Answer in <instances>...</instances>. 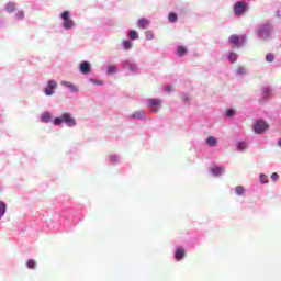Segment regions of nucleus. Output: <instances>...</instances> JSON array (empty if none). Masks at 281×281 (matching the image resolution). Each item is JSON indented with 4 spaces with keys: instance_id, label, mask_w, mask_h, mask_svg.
<instances>
[{
    "instance_id": "f257e3e1",
    "label": "nucleus",
    "mask_w": 281,
    "mask_h": 281,
    "mask_svg": "<svg viewBox=\"0 0 281 281\" xmlns=\"http://www.w3.org/2000/svg\"><path fill=\"white\" fill-rule=\"evenodd\" d=\"M54 126L66 125L67 128H76L78 126V121L74 117L70 112H63L59 116L53 119Z\"/></svg>"
},
{
    "instance_id": "f03ea898",
    "label": "nucleus",
    "mask_w": 281,
    "mask_h": 281,
    "mask_svg": "<svg viewBox=\"0 0 281 281\" xmlns=\"http://www.w3.org/2000/svg\"><path fill=\"white\" fill-rule=\"evenodd\" d=\"M255 34L261 41H269V38H271V34H273V24L271 23L258 24L255 29Z\"/></svg>"
},
{
    "instance_id": "7ed1b4c3",
    "label": "nucleus",
    "mask_w": 281,
    "mask_h": 281,
    "mask_svg": "<svg viewBox=\"0 0 281 281\" xmlns=\"http://www.w3.org/2000/svg\"><path fill=\"white\" fill-rule=\"evenodd\" d=\"M59 19L61 21V27L66 32H71V30H74V27H76V21H74V19H71V11H69V10L63 11L59 14Z\"/></svg>"
},
{
    "instance_id": "20e7f679",
    "label": "nucleus",
    "mask_w": 281,
    "mask_h": 281,
    "mask_svg": "<svg viewBox=\"0 0 281 281\" xmlns=\"http://www.w3.org/2000/svg\"><path fill=\"white\" fill-rule=\"evenodd\" d=\"M252 131L256 133V135H262L269 131V123L262 119H258L252 125Z\"/></svg>"
},
{
    "instance_id": "39448f33",
    "label": "nucleus",
    "mask_w": 281,
    "mask_h": 281,
    "mask_svg": "<svg viewBox=\"0 0 281 281\" xmlns=\"http://www.w3.org/2000/svg\"><path fill=\"white\" fill-rule=\"evenodd\" d=\"M248 10H249V4L245 1H237L234 4L235 16H243V14H247Z\"/></svg>"
},
{
    "instance_id": "423d86ee",
    "label": "nucleus",
    "mask_w": 281,
    "mask_h": 281,
    "mask_svg": "<svg viewBox=\"0 0 281 281\" xmlns=\"http://www.w3.org/2000/svg\"><path fill=\"white\" fill-rule=\"evenodd\" d=\"M228 43H231V45H234V47H243V45L247 43V36H239L237 34H233L228 37Z\"/></svg>"
},
{
    "instance_id": "0eeeda50",
    "label": "nucleus",
    "mask_w": 281,
    "mask_h": 281,
    "mask_svg": "<svg viewBox=\"0 0 281 281\" xmlns=\"http://www.w3.org/2000/svg\"><path fill=\"white\" fill-rule=\"evenodd\" d=\"M161 105V100L160 99H147L146 100V106H148L149 113H159V106Z\"/></svg>"
},
{
    "instance_id": "6e6552de",
    "label": "nucleus",
    "mask_w": 281,
    "mask_h": 281,
    "mask_svg": "<svg viewBox=\"0 0 281 281\" xmlns=\"http://www.w3.org/2000/svg\"><path fill=\"white\" fill-rule=\"evenodd\" d=\"M56 89H58V82L56 80L50 79L47 81V86L44 88L45 95H54L56 93Z\"/></svg>"
},
{
    "instance_id": "1a4fd4ad",
    "label": "nucleus",
    "mask_w": 281,
    "mask_h": 281,
    "mask_svg": "<svg viewBox=\"0 0 281 281\" xmlns=\"http://www.w3.org/2000/svg\"><path fill=\"white\" fill-rule=\"evenodd\" d=\"M91 70L92 67L89 60H83L79 64V72L82 74V76H89V74H91Z\"/></svg>"
},
{
    "instance_id": "9d476101",
    "label": "nucleus",
    "mask_w": 281,
    "mask_h": 281,
    "mask_svg": "<svg viewBox=\"0 0 281 281\" xmlns=\"http://www.w3.org/2000/svg\"><path fill=\"white\" fill-rule=\"evenodd\" d=\"M272 95H273V90L271 89V87H269V86L262 87L260 103L267 102V100H269V98H271Z\"/></svg>"
},
{
    "instance_id": "9b49d317",
    "label": "nucleus",
    "mask_w": 281,
    "mask_h": 281,
    "mask_svg": "<svg viewBox=\"0 0 281 281\" xmlns=\"http://www.w3.org/2000/svg\"><path fill=\"white\" fill-rule=\"evenodd\" d=\"M122 65L124 69H128L131 74H139V67L137 66V64L132 63L131 60H124Z\"/></svg>"
},
{
    "instance_id": "f8f14e48",
    "label": "nucleus",
    "mask_w": 281,
    "mask_h": 281,
    "mask_svg": "<svg viewBox=\"0 0 281 281\" xmlns=\"http://www.w3.org/2000/svg\"><path fill=\"white\" fill-rule=\"evenodd\" d=\"M122 161V156L117 155V154H112L110 156H108L106 158V162L110 166H117V164H121Z\"/></svg>"
},
{
    "instance_id": "ddd939ff",
    "label": "nucleus",
    "mask_w": 281,
    "mask_h": 281,
    "mask_svg": "<svg viewBox=\"0 0 281 281\" xmlns=\"http://www.w3.org/2000/svg\"><path fill=\"white\" fill-rule=\"evenodd\" d=\"M41 122L43 124H49V122H52L54 124V119L52 116V112L49 111H45L41 114Z\"/></svg>"
},
{
    "instance_id": "4468645a",
    "label": "nucleus",
    "mask_w": 281,
    "mask_h": 281,
    "mask_svg": "<svg viewBox=\"0 0 281 281\" xmlns=\"http://www.w3.org/2000/svg\"><path fill=\"white\" fill-rule=\"evenodd\" d=\"M61 87H65V89H68V91H70V93H78V91H79L78 86H76L69 81H61Z\"/></svg>"
},
{
    "instance_id": "2eb2a0df",
    "label": "nucleus",
    "mask_w": 281,
    "mask_h": 281,
    "mask_svg": "<svg viewBox=\"0 0 281 281\" xmlns=\"http://www.w3.org/2000/svg\"><path fill=\"white\" fill-rule=\"evenodd\" d=\"M210 172L213 177H221L222 175H225V167L214 166L210 169Z\"/></svg>"
},
{
    "instance_id": "dca6fc26",
    "label": "nucleus",
    "mask_w": 281,
    "mask_h": 281,
    "mask_svg": "<svg viewBox=\"0 0 281 281\" xmlns=\"http://www.w3.org/2000/svg\"><path fill=\"white\" fill-rule=\"evenodd\" d=\"M132 120H147V116H146V111L144 110H138V111H135L131 114L130 116Z\"/></svg>"
},
{
    "instance_id": "f3484780",
    "label": "nucleus",
    "mask_w": 281,
    "mask_h": 281,
    "mask_svg": "<svg viewBox=\"0 0 281 281\" xmlns=\"http://www.w3.org/2000/svg\"><path fill=\"white\" fill-rule=\"evenodd\" d=\"M206 146H210V148H214L218 146V139L214 136H209L205 140Z\"/></svg>"
},
{
    "instance_id": "a211bd4d",
    "label": "nucleus",
    "mask_w": 281,
    "mask_h": 281,
    "mask_svg": "<svg viewBox=\"0 0 281 281\" xmlns=\"http://www.w3.org/2000/svg\"><path fill=\"white\" fill-rule=\"evenodd\" d=\"M148 25H150V22L146 18H142L137 22V27H139L140 30H147Z\"/></svg>"
},
{
    "instance_id": "6ab92c4d",
    "label": "nucleus",
    "mask_w": 281,
    "mask_h": 281,
    "mask_svg": "<svg viewBox=\"0 0 281 281\" xmlns=\"http://www.w3.org/2000/svg\"><path fill=\"white\" fill-rule=\"evenodd\" d=\"M176 54L177 56H179V58H182V56H186V54H188V48L183 45H179L177 46Z\"/></svg>"
},
{
    "instance_id": "aec40b11",
    "label": "nucleus",
    "mask_w": 281,
    "mask_h": 281,
    "mask_svg": "<svg viewBox=\"0 0 281 281\" xmlns=\"http://www.w3.org/2000/svg\"><path fill=\"white\" fill-rule=\"evenodd\" d=\"M236 148L238 153H245V150H247L249 146L247 145V143H245V140H239L236 143Z\"/></svg>"
},
{
    "instance_id": "412c9836",
    "label": "nucleus",
    "mask_w": 281,
    "mask_h": 281,
    "mask_svg": "<svg viewBox=\"0 0 281 281\" xmlns=\"http://www.w3.org/2000/svg\"><path fill=\"white\" fill-rule=\"evenodd\" d=\"M127 37L130 38V41H137V38H139V33H137V31L135 30H128Z\"/></svg>"
},
{
    "instance_id": "4be33fe9",
    "label": "nucleus",
    "mask_w": 281,
    "mask_h": 281,
    "mask_svg": "<svg viewBox=\"0 0 281 281\" xmlns=\"http://www.w3.org/2000/svg\"><path fill=\"white\" fill-rule=\"evenodd\" d=\"M122 47L125 52H131V49H133V42H131V40H124L122 42Z\"/></svg>"
},
{
    "instance_id": "5701e85b",
    "label": "nucleus",
    "mask_w": 281,
    "mask_h": 281,
    "mask_svg": "<svg viewBox=\"0 0 281 281\" xmlns=\"http://www.w3.org/2000/svg\"><path fill=\"white\" fill-rule=\"evenodd\" d=\"M88 82L90 85H94V87H102L104 85V81L102 79H97V78H88Z\"/></svg>"
},
{
    "instance_id": "b1692460",
    "label": "nucleus",
    "mask_w": 281,
    "mask_h": 281,
    "mask_svg": "<svg viewBox=\"0 0 281 281\" xmlns=\"http://www.w3.org/2000/svg\"><path fill=\"white\" fill-rule=\"evenodd\" d=\"M5 10L9 14H12V12H16V3L14 2H8L5 4Z\"/></svg>"
},
{
    "instance_id": "393cba45",
    "label": "nucleus",
    "mask_w": 281,
    "mask_h": 281,
    "mask_svg": "<svg viewBox=\"0 0 281 281\" xmlns=\"http://www.w3.org/2000/svg\"><path fill=\"white\" fill-rule=\"evenodd\" d=\"M186 257V250L183 248H177L176 250V260H183Z\"/></svg>"
},
{
    "instance_id": "a878e982",
    "label": "nucleus",
    "mask_w": 281,
    "mask_h": 281,
    "mask_svg": "<svg viewBox=\"0 0 281 281\" xmlns=\"http://www.w3.org/2000/svg\"><path fill=\"white\" fill-rule=\"evenodd\" d=\"M168 21L169 23H177V21H179V15L176 12H170L168 14Z\"/></svg>"
},
{
    "instance_id": "bb28decb",
    "label": "nucleus",
    "mask_w": 281,
    "mask_h": 281,
    "mask_svg": "<svg viewBox=\"0 0 281 281\" xmlns=\"http://www.w3.org/2000/svg\"><path fill=\"white\" fill-rule=\"evenodd\" d=\"M227 60L229 63H236L238 60V54L234 53V52H229L227 54Z\"/></svg>"
},
{
    "instance_id": "cd10ccee",
    "label": "nucleus",
    "mask_w": 281,
    "mask_h": 281,
    "mask_svg": "<svg viewBox=\"0 0 281 281\" xmlns=\"http://www.w3.org/2000/svg\"><path fill=\"white\" fill-rule=\"evenodd\" d=\"M116 71H117V66H115V65H110L106 68L108 76H113V74H115Z\"/></svg>"
},
{
    "instance_id": "c85d7f7f",
    "label": "nucleus",
    "mask_w": 281,
    "mask_h": 281,
    "mask_svg": "<svg viewBox=\"0 0 281 281\" xmlns=\"http://www.w3.org/2000/svg\"><path fill=\"white\" fill-rule=\"evenodd\" d=\"M145 38L146 41H153V38H155V33L151 30L146 31Z\"/></svg>"
},
{
    "instance_id": "c756f323",
    "label": "nucleus",
    "mask_w": 281,
    "mask_h": 281,
    "mask_svg": "<svg viewBox=\"0 0 281 281\" xmlns=\"http://www.w3.org/2000/svg\"><path fill=\"white\" fill-rule=\"evenodd\" d=\"M226 117H234L236 115V110L228 108L225 112Z\"/></svg>"
},
{
    "instance_id": "7c9ffc66",
    "label": "nucleus",
    "mask_w": 281,
    "mask_h": 281,
    "mask_svg": "<svg viewBox=\"0 0 281 281\" xmlns=\"http://www.w3.org/2000/svg\"><path fill=\"white\" fill-rule=\"evenodd\" d=\"M246 74H247V68H245V67H239L236 70L237 76H246Z\"/></svg>"
},
{
    "instance_id": "2f4dec72",
    "label": "nucleus",
    "mask_w": 281,
    "mask_h": 281,
    "mask_svg": "<svg viewBox=\"0 0 281 281\" xmlns=\"http://www.w3.org/2000/svg\"><path fill=\"white\" fill-rule=\"evenodd\" d=\"M26 267H27V269H36V261L34 259H30L26 262Z\"/></svg>"
},
{
    "instance_id": "473e14b6",
    "label": "nucleus",
    "mask_w": 281,
    "mask_h": 281,
    "mask_svg": "<svg viewBox=\"0 0 281 281\" xmlns=\"http://www.w3.org/2000/svg\"><path fill=\"white\" fill-rule=\"evenodd\" d=\"M273 60H276V55H273L272 53H268L266 55V61L267 63H273Z\"/></svg>"
},
{
    "instance_id": "72a5a7b5",
    "label": "nucleus",
    "mask_w": 281,
    "mask_h": 281,
    "mask_svg": "<svg viewBox=\"0 0 281 281\" xmlns=\"http://www.w3.org/2000/svg\"><path fill=\"white\" fill-rule=\"evenodd\" d=\"M15 19H18V21H23V19H25V13L23 11H18L15 13Z\"/></svg>"
},
{
    "instance_id": "f704fd0d",
    "label": "nucleus",
    "mask_w": 281,
    "mask_h": 281,
    "mask_svg": "<svg viewBox=\"0 0 281 281\" xmlns=\"http://www.w3.org/2000/svg\"><path fill=\"white\" fill-rule=\"evenodd\" d=\"M5 214V203L0 202V218Z\"/></svg>"
},
{
    "instance_id": "c9c22d12",
    "label": "nucleus",
    "mask_w": 281,
    "mask_h": 281,
    "mask_svg": "<svg viewBox=\"0 0 281 281\" xmlns=\"http://www.w3.org/2000/svg\"><path fill=\"white\" fill-rule=\"evenodd\" d=\"M181 98H182V102H184V104H188V102H190V97L188 95V93H182Z\"/></svg>"
},
{
    "instance_id": "e433bc0d",
    "label": "nucleus",
    "mask_w": 281,
    "mask_h": 281,
    "mask_svg": "<svg viewBox=\"0 0 281 281\" xmlns=\"http://www.w3.org/2000/svg\"><path fill=\"white\" fill-rule=\"evenodd\" d=\"M236 194H244L245 193V188H243V186H237L236 187Z\"/></svg>"
},
{
    "instance_id": "4c0bfd02",
    "label": "nucleus",
    "mask_w": 281,
    "mask_h": 281,
    "mask_svg": "<svg viewBox=\"0 0 281 281\" xmlns=\"http://www.w3.org/2000/svg\"><path fill=\"white\" fill-rule=\"evenodd\" d=\"M165 91L166 93H170V91H172V86H166Z\"/></svg>"
},
{
    "instance_id": "58836bf2",
    "label": "nucleus",
    "mask_w": 281,
    "mask_h": 281,
    "mask_svg": "<svg viewBox=\"0 0 281 281\" xmlns=\"http://www.w3.org/2000/svg\"><path fill=\"white\" fill-rule=\"evenodd\" d=\"M260 183H269V180L267 179V177H261Z\"/></svg>"
},
{
    "instance_id": "ea45409f",
    "label": "nucleus",
    "mask_w": 281,
    "mask_h": 281,
    "mask_svg": "<svg viewBox=\"0 0 281 281\" xmlns=\"http://www.w3.org/2000/svg\"><path fill=\"white\" fill-rule=\"evenodd\" d=\"M270 177H280L278 172H272Z\"/></svg>"
},
{
    "instance_id": "a19ab883",
    "label": "nucleus",
    "mask_w": 281,
    "mask_h": 281,
    "mask_svg": "<svg viewBox=\"0 0 281 281\" xmlns=\"http://www.w3.org/2000/svg\"><path fill=\"white\" fill-rule=\"evenodd\" d=\"M259 177H267V175H265V173H259Z\"/></svg>"
}]
</instances>
